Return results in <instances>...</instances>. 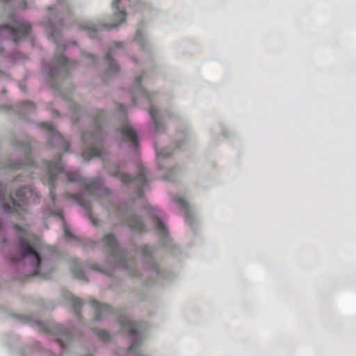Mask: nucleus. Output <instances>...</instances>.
<instances>
[{"label":"nucleus","mask_w":356,"mask_h":356,"mask_svg":"<svg viewBox=\"0 0 356 356\" xmlns=\"http://www.w3.org/2000/svg\"><path fill=\"white\" fill-rule=\"evenodd\" d=\"M166 152H167V149H162V150H161V151L158 154V156H159V157L163 158V157H165V156H168V154Z\"/></svg>","instance_id":"17"},{"label":"nucleus","mask_w":356,"mask_h":356,"mask_svg":"<svg viewBox=\"0 0 356 356\" xmlns=\"http://www.w3.org/2000/svg\"><path fill=\"white\" fill-rule=\"evenodd\" d=\"M135 43H137L140 45L142 48L145 47V38L143 36V33L140 31H138L137 33H135Z\"/></svg>","instance_id":"11"},{"label":"nucleus","mask_w":356,"mask_h":356,"mask_svg":"<svg viewBox=\"0 0 356 356\" xmlns=\"http://www.w3.org/2000/svg\"><path fill=\"white\" fill-rule=\"evenodd\" d=\"M87 187H88L90 190H91V189H92V188H94L95 189H96V186H95V182H91V183H90V184L87 186Z\"/></svg>","instance_id":"20"},{"label":"nucleus","mask_w":356,"mask_h":356,"mask_svg":"<svg viewBox=\"0 0 356 356\" xmlns=\"http://www.w3.org/2000/svg\"><path fill=\"white\" fill-rule=\"evenodd\" d=\"M104 243L106 245L114 247L115 245V239L111 234H108L104 236Z\"/></svg>","instance_id":"13"},{"label":"nucleus","mask_w":356,"mask_h":356,"mask_svg":"<svg viewBox=\"0 0 356 356\" xmlns=\"http://www.w3.org/2000/svg\"><path fill=\"white\" fill-rule=\"evenodd\" d=\"M134 141H135V153L136 152V149H137V147H138V137H137V135L135 133V139H134Z\"/></svg>","instance_id":"19"},{"label":"nucleus","mask_w":356,"mask_h":356,"mask_svg":"<svg viewBox=\"0 0 356 356\" xmlns=\"http://www.w3.org/2000/svg\"><path fill=\"white\" fill-rule=\"evenodd\" d=\"M141 80V78L135 77V87L136 86V84L139 83Z\"/></svg>","instance_id":"21"},{"label":"nucleus","mask_w":356,"mask_h":356,"mask_svg":"<svg viewBox=\"0 0 356 356\" xmlns=\"http://www.w3.org/2000/svg\"><path fill=\"white\" fill-rule=\"evenodd\" d=\"M149 112L152 120H154L156 129L160 131L162 129L163 126L161 122L159 121V111L154 106L152 105L149 108Z\"/></svg>","instance_id":"7"},{"label":"nucleus","mask_w":356,"mask_h":356,"mask_svg":"<svg viewBox=\"0 0 356 356\" xmlns=\"http://www.w3.org/2000/svg\"><path fill=\"white\" fill-rule=\"evenodd\" d=\"M65 232L66 234L70 235V233L68 232V231L66 229H65Z\"/></svg>","instance_id":"23"},{"label":"nucleus","mask_w":356,"mask_h":356,"mask_svg":"<svg viewBox=\"0 0 356 356\" xmlns=\"http://www.w3.org/2000/svg\"><path fill=\"white\" fill-rule=\"evenodd\" d=\"M110 70L115 72L117 69L116 63L114 61L111 62L110 63Z\"/></svg>","instance_id":"18"},{"label":"nucleus","mask_w":356,"mask_h":356,"mask_svg":"<svg viewBox=\"0 0 356 356\" xmlns=\"http://www.w3.org/2000/svg\"><path fill=\"white\" fill-rule=\"evenodd\" d=\"M20 249L24 259H28L33 266H35V275L40 274V257L38 252L31 247L29 243L22 240L20 243Z\"/></svg>","instance_id":"2"},{"label":"nucleus","mask_w":356,"mask_h":356,"mask_svg":"<svg viewBox=\"0 0 356 356\" xmlns=\"http://www.w3.org/2000/svg\"><path fill=\"white\" fill-rule=\"evenodd\" d=\"M152 211L149 210L147 211L148 216L151 217V220L154 223L155 229L156 231L161 235H166L168 234V230L165 225L163 222L160 220L156 211L153 209Z\"/></svg>","instance_id":"5"},{"label":"nucleus","mask_w":356,"mask_h":356,"mask_svg":"<svg viewBox=\"0 0 356 356\" xmlns=\"http://www.w3.org/2000/svg\"><path fill=\"white\" fill-rule=\"evenodd\" d=\"M93 156H98V154L97 152H93Z\"/></svg>","instance_id":"24"},{"label":"nucleus","mask_w":356,"mask_h":356,"mask_svg":"<svg viewBox=\"0 0 356 356\" xmlns=\"http://www.w3.org/2000/svg\"><path fill=\"white\" fill-rule=\"evenodd\" d=\"M149 181V172L143 163L135 161V200L143 195L148 188Z\"/></svg>","instance_id":"1"},{"label":"nucleus","mask_w":356,"mask_h":356,"mask_svg":"<svg viewBox=\"0 0 356 356\" xmlns=\"http://www.w3.org/2000/svg\"><path fill=\"white\" fill-rule=\"evenodd\" d=\"M99 337L104 339V340H106L107 339L109 338V334L105 331V330H102L99 332Z\"/></svg>","instance_id":"15"},{"label":"nucleus","mask_w":356,"mask_h":356,"mask_svg":"<svg viewBox=\"0 0 356 356\" xmlns=\"http://www.w3.org/2000/svg\"><path fill=\"white\" fill-rule=\"evenodd\" d=\"M45 126H47V129L51 131H54V128L51 125H49V124H45Z\"/></svg>","instance_id":"22"},{"label":"nucleus","mask_w":356,"mask_h":356,"mask_svg":"<svg viewBox=\"0 0 356 356\" xmlns=\"http://www.w3.org/2000/svg\"><path fill=\"white\" fill-rule=\"evenodd\" d=\"M176 202L178 204H179L181 207L185 211V215H186L185 220H186V222L188 224H191V216H190V213H189V207H188V204L186 200L184 198L179 197V198L177 199Z\"/></svg>","instance_id":"8"},{"label":"nucleus","mask_w":356,"mask_h":356,"mask_svg":"<svg viewBox=\"0 0 356 356\" xmlns=\"http://www.w3.org/2000/svg\"><path fill=\"white\" fill-rule=\"evenodd\" d=\"M138 254L141 258L148 263L150 269L157 276L159 275V266L154 260L156 250L147 245L135 248V254Z\"/></svg>","instance_id":"3"},{"label":"nucleus","mask_w":356,"mask_h":356,"mask_svg":"<svg viewBox=\"0 0 356 356\" xmlns=\"http://www.w3.org/2000/svg\"><path fill=\"white\" fill-rule=\"evenodd\" d=\"M134 227L135 232H142L145 230V225L143 222V220L136 216Z\"/></svg>","instance_id":"10"},{"label":"nucleus","mask_w":356,"mask_h":356,"mask_svg":"<svg viewBox=\"0 0 356 356\" xmlns=\"http://www.w3.org/2000/svg\"><path fill=\"white\" fill-rule=\"evenodd\" d=\"M120 331L122 334L131 335L133 333V325L131 318L122 317L119 321Z\"/></svg>","instance_id":"6"},{"label":"nucleus","mask_w":356,"mask_h":356,"mask_svg":"<svg viewBox=\"0 0 356 356\" xmlns=\"http://www.w3.org/2000/svg\"><path fill=\"white\" fill-rule=\"evenodd\" d=\"M122 138L124 140H131L134 138V131L130 126H124L121 129Z\"/></svg>","instance_id":"9"},{"label":"nucleus","mask_w":356,"mask_h":356,"mask_svg":"<svg viewBox=\"0 0 356 356\" xmlns=\"http://www.w3.org/2000/svg\"><path fill=\"white\" fill-rule=\"evenodd\" d=\"M122 356H134L133 345L131 344L127 351H125Z\"/></svg>","instance_id":"14"},{"label":"nucleus","mask_w":356,"mask_h":356,"mask_svg":"<svg viewBox=\"0 0 356 356\" xmlns=\"http://www.w3.org/2000/svg\"><path fill=\"white\" fill-rule=\"evenodd\" d=\"M122 0H113L112 3V6L113 8H116L117 9H119L118 3H120ZM118 13H115V15H120V22H122L125 19L126 15L124 13L122 10H118Z\"/></svg>","instance_id":"12"},{"label":"nucleus","mask_w":356,"mask_h":356,"mask_svg":"<svg viewBox=\"0 0 356 356\" xmlns=\"http://www.w3.org/2000/svg\"><path fill=\"white\" fill-rule=\"evenodd\" d=\"M99 307V303H97V307Z\"/></svg>","instance_id":"25"},{"label":"nucleus","mask_w":356,"mask_h":356,"mask_svg":"<svg viewBox=\"0 0 356 356\" xmlns=\"http://www.w3.org/2000/svg\"><path fill=\"white\" fill-rule=\"evenodd\" d=\"M60 163H57L56 166H54V165H51L50 166V169L52 171H59L61 170V167L60 166Z\"/></svg>","instance_id":"16"},{"label":"nucleus","mask_w":356,"mask_h":356,"mask_svg":"<svg viewBox=\"0 0 356 356\" xmlns=\"http://www.w3.org/2000/svg\"><path fill=\"white\" fill-rule=\"evenodd\" d=\"M147 330V325H143L135 322V356H146L141 353H139L136 349L138 341H141Z\"/></svg>","instance_id":"4"}]
</instances>
